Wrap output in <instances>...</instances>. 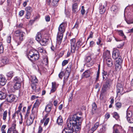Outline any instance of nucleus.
Returning <instances> with one entry per match:
<instances>
[{"mask_svg": "<svg viewBox=\"0 0 133 133\" xmlns=\"http://www.w3.org/2000/svg\"><path fill=\"white\" fill-rule=\"evenodd\" d=\"M28 57L32 62H35L39 58V53L36 50H31L28 52Z\"/></svg>", "mask_w": 133, "mask_h": 133, "instance_id": "nucleus-2", "label": "nucleus"}, {"mask_svg": "<svg viewBox=\"0 0 133 133\" xmlns=\"http://www.w3.org/2000/svg\"><path fill=\"white\" fill-rule=\"evenodd\" d=\"M6 80L3 76L0 75V85L3 86L4 85L6 82Z\"/></svg>", "mask_w": 133, "mask_h": 133, "instance_id": "nucleus-12", "label": "nucleus"}, {"mask_svg": "<svg viewBox=\"0 0 133 133\" xmlns=\"http://www.w3.org/2000/svg\"><path fill=\"white\" fill-rule=\"evenodd\" d=\"M34 120L30 118L28 119L26 122V125L29 126L31 125L33 123Z\"/></svg>", "mask_w": 133, "mask_h": 133, "instance_id": "nucleus-27", "label": "nucleus"}, {"mask_svg": "<svg viewBox=\"0 0 133 133\" xmlns=\"http://www.w3.org/2000/svg\"><path fill=\"white\" fill-rule=\"evenodd\" d=\"M52 89L51 90V92L53 93L56 90V83L55 82H52Z\"/></svg>", "mask_w": 133, "mask_h": 133, "instance_id": "nucleus-22", "label": "nucleus"}, {"mask_svg": "<svg viewBox=\"0 0 133 133\" xmlns=\"http://www.w3.org/2000/svg\"><path fill=\"white\" fill-rule=\"evenodd\" d=\"M99 125V123L98 122H96L94 125V127L97 129Z\"/></svg>", "mask_w": 133, "mask_h": 133, "instance_id": "nucleus-61", "label": "nucleus"}, {"mask_svg": "<svg viewBox=\"0 0 133 133\" xmlns=\"http://www.w3.org/2000/svg\"><path fill=\"white\" fill-rule=\"evenodd\" d=\"M110 52L108 50H107L104 53L103 57L104 59L110 58Z\"/></svg>", "mask_w": 133, "mask_h": 133, "instance_id": "nucleus-17", "label": "nucleus"}, {"mask_svg": "<svg viewBox=\"0 0 133 133\" xmlns=\"http://www.w3.org/2000/svg\"><path fill=\"white\" fill-rule=\"evenodd\" d=\"M49 120V118H48L46 119L44 123V125H46L48 124Z\"/></svg>", "mask_w": 133, "mask_h": 133, "instance_id": "nucleus-51", "label": "nucleus"}, {"mask_svg": "<svg viewBox=\"0 0 133 133\" xmlns=\"http://www.w3.org/2000/svg\"><path fill=\"white\" fill-rule=\"evenodd\" d=\"M15 83L14 87L16 90H18L21 87V83Z\"/></svg>", "mask_w": 133, "mask_h": 133, "instance_id": "nucleus-26", "label": "nucleus"}, {"mask_svg": "<svg viewBox=\"0 0 133 133\" xmlns=\"http://www.w3.org/2000/svg\"><path fill=\"white\" fill-rule=\"evenodd\" d=\"M43 130V129L42 127L41 126H39L38 133H41Z\"/></svg>", "mask_w": 133, "mask_h": 133, "instance_id": "nucleus-57", "label": "nucleus"}, {"mask_svg": "<svg viewBox=\"0 0 133 133\" xmlns=\"http://www.w3.org/2000/svg\"><path fill=\"white\" fill-rule=\"evenodd\" d=\"M37 112L38 111L36 109L35 110L32 109V113L30 116V118L34 120L37 116Z\"/></svg>", "mask_w": 133, "mask_h": 133, "instance_id": "nucleus-14", "label": "nucleus"}, {"mask_svg": "<svg viewBox=\"0 0 133 133\" xmlns=\"http://www.w3.org/2000/svg\"><path fill=\"white\" fill-rule=\"evenodd\" d=\"M83 120L82 117L77 114L70 116L66 122L67 127L63 130L62 133H77L81 129V125Z\"/></svg>", "mask_w": 133, "mask_h": 133, "instance_id": "nucleus-1", "label": "nucleus"}, {"mask_svg": "<svg viewBox=\"0 0 133 133\" xmlns=\"http://www.w3.org/2000/svg\"><path fill=\"white\" fill-rule=\"evenodd\" d=\"M127 119L128 122L130 123H133V113L130 111L127 112Z\"/></svg>", "mask_w": 133, "mask_h": 133, "instance_id": "nucleus-6", "label": "nucleus"}, {"mask_svg": "<svg viewBox=\"0 0 133 133\" xmlns=\"http://www.w3.org/2000/svg\"><path fill=\"white\" fill-rule=\"evenodd\" d=\"M6 93L2 91H0V99H4L6 98Z\"/></svg>", "mask_w": 133, "mask_h": 133, "instance_id": "nucleus-25", "label": "nucleus"}, {"mask_svg": "<svg viewBox=\"0 0 133 133\" xmlns=\"http://www.w3.org/2000/svg\"><path fill=\"white\" fill-rule=\"evenodd\" d=\"M105 130V127L104 126H103L102 128L100 129L99 132L100 133H104Z\"/></svg>", "mask_w": 133, "mask_h": 133, "instance_id": "nucleus-38", "label": "nucleus"}, {"mask_svg": "<svg viewBox=\"0 0 133 133\" xmlns=\"http://www.w3.org/2000/svg\"><path fill=\"white\" fill-rule=\"evenodd\" d=\"M6 99L8 102L11 103L14 101L16 98V96L12 94L8 95Z\"/></svg>", "mask_w": 133, "mask_h": 133, "instance_id": "nucleus-8", "label": "nucleus"}, {"mask_svg": "<svg viewBox=\"0 0 133 133\" xmlns=\"http://www.w3.org/2000/svg\"><path fill=\"white\" fill-rule=\"evenodd\" d=\"M31 13L29 12H26L25 15V17L27 19H29L30 18Z\"/></svg>", "mask_w": 133, "mask_h": 133, "instance_id": "nucleus-44", "label": "nucleus"}, {"mask_svg": "<svg viewBox=\"0 0 133 133\" xmlns=\"http://www.w3.org/2000/svg\"><path fill=\"white\" fill-rule=\"evenodd\" d=\"M26 12H29L31 13L32 12L33 9L30 6L26 7L25 8Z\"/></svg>", "mask_w": 133, "mask_h": 133, "instance_id": "nucleus-28", "label": "nucleus"}, {"mask_svg": "<svg viewBox=\"0 0 133 133\" xmlns=\"http://www.w3.org/2000/svg\"><path fill=\"white\" fill-rule=\"evenodd\" d=\"M107 4V3L106 2H104V4L102 5V4H101V5L100 4V6L99 7V12L101 14H103L105 11V6H106Z\"/></svg>", "mask_w": 133, "mask_h": 133, "instance_id": "nucleus-10", "label": "nucleus"}, {"mask_svg": "<svg viewBox=\"0 0 133 133\" xmlns=\"http://www.w3.org/2000/svg\"><path fill=\"white\" fill-rule=\"evenodd\" d=\"M40 103L41 102L38 99L37 100L32 107V109L35 110L36 109V110L38 111V108Z\"/></svg>", "mask_w": 133, "mask_h": 133, "instance_id": "nucleus-15", "label": "nucleus"}, {"mask_svg": "<svg viewBox=\"0 0 133 133\" xmlns=\"http://www.w3.org/2000/svg\"><path fill=\"white\" fill-rule=\"evenodd\" d=\"M117 92L118 93H122L123 90L122 85L120 84H118L117 85Z\"/></svg>", "mask_w": 133, "mask_h": 133, "instance_id": "nucleus-16", "label": "nucleus"}, {"mask_svg": "<svg viewBox=\"0 0 133 133\" xmlns=\"http://www.w3.org/2000/svg\"><path fill=\"white\" fill-rule=\"evenodd\" d=\"M72 66V63H69L68 65L67 66L66 68V70H68V71H71V68Z\"/></svg>", "mask_w": 133, "mask_h": 133, "instance_id": "nucleus-34", "label": "nucleus"}, {"mask_svg": "<svg viewBox=\"0 0 133 133\" xmlns=\"http://www.w3.org/2000/svg\"><path fill=\"white\" fill-rule=\"evenodd\" d=\"M31 86L32 89L33 90H35L36 88V86L35 84H33L31 83Z\"/></svg>", "mask_w": 133, "mask_h": 133, "instance_id": "nucleus-47", "label": "nucleus"}, {"mask_svg": "<svg viewBox=\"0 0 133 133\" xmlns=\"http://www.w3.org/2000/svg\"><path fill=\"white\" fill-rule=\"evenodd\" d=\"M91 72L89 70H87L84 72L82 74V77L83 78H88L89 77L90 75Z\"/></svg>", "mask_w": 133, "mask_h": 133, "instance_id": "nucleus-13", "label": "nucleus"}, {"mask_svg": "<svg viewBox=\"0 0 133 133\" xmlns=\"http://www.w3.org/2000/svg\"><path fill=\"white\" fill-rule=\"evenodd\" d=\"M81 14L83 15L85 13V10L84 9V7L83 6H82L81 7Z\"/></svg>", "mask_w": 133, "mask_h": 133, "instance_id": "nucleus-45", "label": "nucleus"}, {"mask_svg": "<svg viewBox=\"0 0 133 133\" xmlns=\"http://www.w3.org/2000/svg\"><path fill=\"white\" fill-rule=\"evenodd\" d=\"M94 42L93 41H91V42H90V46L91 47H92L94 46Z\"/></svg>", "mask_w": 133, "mask_h": 133, "instance_id": "nucleus-64", "label": "nucleus"}, {"mask_svg": "<svg viewBox=\"0 0 133 133\" xmlns=\"http://www.w3.org/2000/svg\"><path fill=\"white\" fill-rule=\"evenodd\" d=\"M113 117L116 120H118L119 118V116L118 114L116 112H115L114 113L113 115Z\"/></svg>", "mask_w": 133, "mask_h": 133, "instance_id": "nucleus-36", "label": "nucleus"}, {"mask_svg": "<svg viewBox=\"0 0 133 133\" xmlns=\"http://www.w3.org/2000/svg\"><path fill=\"white\" fill-rule=\"evenodd\" d=\"M9 61L8 58L6 57H4L1 60L2 62L4 65L8 63Z\"/></svg>", "mask_w": 133, "mask_h": 133, "instance_id": "nucleus-23", "label": "nucleus"}, {"mask_svg": "<svg viewBox=\"0 0 133 133\" xmlns=\"http://www.w3.org/2000/svg\"><path fill=\"white\" fill-rule=\"evenodd\" d=\"M106 61L107 64L108 66H111L113 65L112 59L110 58L105 59Z\"/></svg>", "mask_w": 133, "mask_h": 133, "instance_id": "nucleus-19", "label": "nucleus"}, {"mask_svg": "<svg viewBox=\"0 0 133 133\" xmlns=\"http://www.w3.org/2000/svg\"><path fill=\"white\" fill-rule=\"evenodd\" d=\"M111 10L112 11L116 12L117 11V8L116 6L113 5L111 7Z\"/></svg>", "mask_w": 133, "mask_h": 133, "instance_id": "nucleus-37", "label": "nucleus"}, {"mask_svg": "<svg viewBox=\"0 0 133 133\" xmlns=\"http://www.w3.org/2000/svg\"><path fill=\"white\" fill-rule=\"evenodd\" d=\"M4 49L2 44L0 43V53H3V52Z\"/></svg>", "mask_w": 133, "mask_h": 133, "instance_id": "nucleus-42", "label": "nucleus"}, {"mask_svg": "<svg viewBox=\"0 0 133 133\" xmlns=\"http://www.w3.org/2000/svg\"><path fill=\"white\" fill-rule=\"evenodd\" d=\"M71 52L73 53L75 52V50L77 49L76 44V40L75 38H73L70 40Z\"/></svg>", "mask_w": 133, "mask_h": 133, "instance_id": "nucleus-5", "label": "nucleus"}, {"mask_svg": "<svg viewBox=\"0 0 133 133\" xmlns=\"http://www.w3.org/2000/svg\"><path fill=\"white\" fill-rule=\"evenodd\" d=\"M92 115L96 114V110L97 109V105L95 103H93L92 105Z\"/></svg>", "mask_w": 133, "mask_h": 133, "instance_id": "nucleus-18", "label": "nucleus"}, {"mask_svg": "<svg viewBox=\"0 0 133 133\" xmlns=\"http://www.w3.org/2000/svg\"><path fill=\"white\" fill-rule=\"evenodd\" d=\"M79 0H73L74 2H76L73 4L72 5V12L73 13H76L78 11L77 3L79 2Z\"/></svg>", "mask_w": 133, "mask_h": 133, "instance_id": "nucleus-7", "label": "nucleus"}, {"mask_svg": "<svg viewBox=\"0 0 133 133\" xmlns=\"http://www.w3.org/2000/svg\"><path fill=\"white\" fill-rule=\"evenodd\" d=\"M31 81L32 83L36 84L37 83L38 80L36 77L35 76H31Z\"/></svg>", "mask_w": 133, "mask_h": 133, "instance_id": "nucleus-20", "label": "nucleus"}, {"mask_svg": "<svg viewBox=\"0 0 133 133\" xmlns=\"http://www.w3.org/2000/svg\"><path fill=\"white\" fill-rule=\"evenodd\" d=\"M110 80L108 79L106 81L105 83L103 85L102 88V91L103 93L107 91V89L110 86Z\"/></svg>", "mask_w": 133, "mask_h": 133, "instance_id": "nucleus-9", "label": "nucleus"}, {"mask_svg": "<svg viewBox=\"0 0 133 133\" xmlns=\"http://www.w3.org/2000/svg\"><path fill=\"white\" fill-rule=\"evenodd\" d=\"M125 20L127 24H128L133 23V20H127L126 19H125Z\"/></svg>", "mask_w": 133, "mask_h": 133, "instance_id": "nucleus-62", "label": "nucleus"}, {"mask_svg": "<svg viewBox=\"0 0 133 133\" xmlns=\"http://www.w3.org/2000/svg\"><path fill=\"white\" fill-rule=\"evenodd\" d=\"M58 0H53V5L56 6L57 5Z\"/></svg>", "mask_w": 133, "mask_h": 133, "instance_id": "nucleus-46", "label": "nucleus"}, {"mask_svg": "<svg viewBox=\"0 0 133 133\" xmlns=\"http://www.w3.org/2000/svg\"><path fill=\"white\" fill-rule=\"evenodd\" d=\"M115 125L113 127V128L114 129L113 133H120L118 129H115Z\"/></svg>", "mask_w": 133, "mask_h": 133, "instance_id": "nucleus-50", "label": "nucleus"}, {"mask_svg": "<svg viewBox=\"0 0 133 133\" xmlns=\"http://www.w3.org/2000/svg\"><path fill=\"white\" fill-rule=\"evenodd\" d=\"M99 68L98 69V71L97 72V76H96V81H98L99 77Z\"/></svg>", "mask_w": 133, "mask_h": 133, "instance_id": "nucleus-52", "label": "nucleus"}, {"mask_svg": "<svg viewBox=\"0 0 133 133\" xmlns=\"http://www.w3.org/2000/svg\"><path fill=\"white\" fill-rule=\"evenodd\" d=\"M30 108L29 107L27 108V111L26 112V114L25 115L26 116H28L30 112Z\"/></svg>", "mask_w": 133, "mask_h": 133, "instance_id": "nucleus-56", "label": "nucleus"}, {"mask_svg": "<svg viewBox=\"0 0 133 133\" xmlns=\"http://www.w3.org/2000/svg\"><path fill=\"white\" fill-rule=\"evenodd\" d=\"M45 20L46 22H49L50 21V18L49 16H47L45 17Z\"/></svg>", "mask_w": 133, "mask_h": 133, "instance_id": "nucleus-63", "label": "nucleus"}, {"mask_svg": "<svg viewBox=\"0 0 133 133\" xmlns=\"http://www.w3.org/2000/svg\"><path fill=\"white\" fill-rule=\"evenodd\" d=\"M118 32L119 35L122 37H123L124 38H125L126 36H125L123 31L122 30H118L117 31Z\"/></svg>", "mask_w": 133, "mask_h": 133, "instance_id": "nucleus-33", "label": "nucleus"}, {"mask_svg": "<svg viewBox=\"0 0 133 133\" xmlns=\"http://www.w3.org/2000/svg\"><path fill=\"white\" fill-rule=\"evenodd\" d=\"M23 24L22 23H21L19 24H17L16 25V27L18 28H23Z\"/></svg>", "mask_w": 133, "mask_h": 133, "instance_id": "nucleus-49", "label": "nucleus"}, {"mask_svg": "<svg viewBox=\"0 0 133 133\" xmlns=\"http://www.w3.org/2000/svg\"><path fill=\"white\" fill-rule=\"evenodd\" d=\"M41 35L40 32H38L36 34V40L39 42L41 41Z\"/></svg>", "mask_w": 133, "mask_h": 133, "instance_id": "nucleus-24", "label": "nucleus"}, {"mask_svg": "<svg viewBox=\"0 0 133 133\" xmlns=\"http://www.w3.org/2000/svg\"><path fill=\"white\" fill-rule=\"evenodd\" d=\"M121 64L115 63V68L117 70H119L122 67Z\"/></svg>", "mask_w": 133, "mask_h": 133, "instance_id": "nucleus-40", "label": "nucleus"}, {"mask_svg": "<svg viewBox=\"0 0 133 133\" xmlns=\"http://www.w3.org/2000/svg\"><path fill=\"white\" fill-rule=\"evenodd\" d=\"M112 57L113 59H116L118 57H121L120 56V53L119 51L117 49L114 51L113 52Z\"/></svg>", "mask_w": 133, "mask_h": 133, "instance_id": "nucleus-11", "label": "nucleus"}, {"mask_svg": "<svg viewBox=\"0 0 133 133\" xmlns=\"http://www.w3.org/2000/svg\"><path fill=\"white\" fill-rule=\"evenodd\" d=\"M21 79L18 77L16 76L14 78V83H21Z\"/></svg>", "mask_w": 133, "mask_h": 133, "instance_id": "nucleus-31", "label": "nucleus"}, {"mask_svg": "<svg viewBox=\"0 0 133 133\" xmlns=\"http://www.w3.org/2000/svg\"><path fill=\"white\" fill-rule=\"evenodd\" d=\"M38 51L41 53H44L45 52V51L44 50V48L43 47H39L38 48Z\"/></svg>", "mask_w": 133, "mask_h": 133, "instance_id": "nucleus-43", "label": "nucleus"}, {"mask_svg": "<svg viewBox=\"0 0 133 133\" xmlns=\"http://www.w3.org/2000/svg\"><path fill=\"white\" fill-rule=\"evenodd\" d=\"M52 104L50 103L48 104L45 108V110L47 112H49L51 110Z\"/></svg>", "mask_w": 133, "mask_h": 133, "instance_id": "nucleus-21", "label": "nucleus"}, {"mask_svg": "<svg viewBox=\"0 0 133 133\" xmlns=\"http://www.w3.org/2000/svg\"><path fill=\"white\" fill-rule=\"evenodd\" d=\"M79 24V23L78 22H76L73 28H76V29H77L78 27Z\"/></svg>", "mask_w": 133, "mask_h": 133, "instance_id": "nucleus-58", "label": "nucleus"}, {"mask_svg": "<svg viewBox=\"0 0 133 133\" xmlns=\"http://www.w3.org/2000/svg\"><path fill=\"white\" fill-rule=\"evenodd\" d=\"M121 103L119 102H117L116 104V107L118 108H120L121 107Z\"/></svg>", "mask_w": 133, "mask_h": 133, "instance_id": "nucleus-53", "label": "nucleus"}, {"mask_svg": "<svg viewBox=\"0 0 133 133\" xmlns=\"http://www.w3.org/2000/svg\"><path fill=\"white\" fill-rule=\"evenodd\" d=\"M11 39V37L10 36H9L7 37V41L8 43H10Z\"/></svg>", "mask_w": 133, "mask_h": 133, "instance_id": "nucleus-55", "label": "nucleus"}, {"mask_svg": "<svg viewBox=\"0 0 133 133\" xmlns=\"http://www.w3.org/2000/svg\"><path fill=\"white\" fill-rule=\"evenodd\" d=\"M24 11L22 10L21 11L19 12V15L21 16H22L24 15Z\"/></svg>", "mask_w": 133, "mask_h": 133, "instance_id": "nucleus-59", "label": "nucleus"}, {"mask_svg": "<svg viewBox=\"0 0 133 133\" xmlns=\"http://www.w3.org/2000/svg\"><path fill=\"white\" fill-rule=\"evenodd\" d=\"M117 60L116 61L115 63L118 64H121L122 60L121 57H119L116 59Z\"/></svg>", "mask_w": 133, "mask_h": 133, "instance_id": "nucleus-29", "label": "nucleus"}, {"mask_svg": "<svg viewBox=\"0 0 133 133\" xmlns=\"http://www.w3.org/2000/svg\"><path fill=\"white\" fill-rule=\"evenodd\" d=\"M64 75V74L63 72H61L59 74V77L60 78H62Z\"/></svg>", "mask_w": 133, "mask_h": 133, "instance_id": "nucleus-60", "label": "nucleus"}, {"mask_svg": "<svg viewBox=\"0 0 133 133\" xmlns=\"http://www.w3.org/2000/svg\"><path fill=\"white\" fill-rule=\"evenodd\" d=\"M14 72L13 71H11L7 73L6 76L8 77L11 78L14 76Z\"/></svg>", "mask_w": 133, "mask_h": 133, "instance_id": "nucleus-30", "label": "nucleus"}, {"mask_svg": "<svg viewBox=\"0 0 133 133\" xmlns=\"http://www.w3.org/2000/svg\"><path fill=\"white\" fill-rule=\"evenodd\" d=\"M85 60L87 62H89L91 60V58L90 56H88L86 57Z\"/></svg>", "mask_w": 133, "mask_h": 133, "instance_id": "nucleus-48", "label": "nucleus"}, {"mask_svg": "<svg viewBox=\"0 0 133 133\" xmlns=\"http://www.w3.org/2000/svg\"><path fill=\"white\" fill-rule=\"evenodd\" d=\"M25 33L20 30L16 31L15 32V34L16 36H19V38L16 40V42L17 44V45L20 44L24 40V35Z\"/></svg>", "mask_w": 133, "mask_h": 133, "instance_id": "nucleus-3", "label": "nucleus"}, {"mask_svg": "<svg viewBox=\"0 0 133 133\" xmlns=\"http://www.w3.org/2000/svg\"><path fill=\"white\" fill-rule=\"evenodd\" d=\"M68 62V61L67 60H64L62 62V65L63 66H65Z\"/></svg>", "mask_w": 133, "mask_h": 133, "instance_id": "nucleus-54", "label": "nucleus"}, {"mask_svg": "<svg viewBox=\"0 0 133 133\" xmlns=\"http://www.w3.org/2000/svg\"><path fill=\"white\" fill-rule=\"evenodd\" d=\"M66 25V23H63L59 26V43L60 42V44L61 42Z\"/></svg>", "mask_w": 133, "mask_h": 133, "instance_id": "nucleus-4", "label": "nucleus"}, {"mask_svg": "<svg viewBox=\"0 0 133 133\" xmlns=\"http://www.w3.org/2000/svg\"><path fill=\"white\" fill-rule=\"evenodd\" d=\"M76 45L77 46V47L78 49V48L80 47L81 45L82 44V42L80 41H78Z\"/></svg>", "mask_w": 133, "mask_h": 133, "instance_id": "nucleus-41", "label": "nucleus"}, {"mask_svg": "<svg viewBox=\"0 0 133 133\" xmlns=\"http://www.w3.org/2000/svg\"><path fill=\"white\" fill-rule=\"evenodd\" d=\"M16 125L15 123H13L12 124V126L9 129L11 131H14L15 130H16Z\"/></svg>", "mask_w": 133, "mask_h": 133, "instance_id": "nucleus-32", "label": "nucleus"}, {"mask_svg": "<svg viewBox=\"0 0 133 133\" xmlns=\"http://www.w3.org/2000/svg\"><path fill=\"white\" fill-rule=\"evenodd\" d=\"M7 112L6 110L5 111L3 114V119L5 121L6 119L7 115Z\"/></svg>", "mask_w": 133, "mask_h": 133, "instance_id": "nucleus-39", "label": "nucleus"}, {"mask_svg": "<svg viewBox=\"0 0 133 133\" xmlns=\"http://www.w3.org/2000/svg\"><path fill=\"white\" fill-rule=\"evenodd\" d=\"M63 124V120L61 116H59V125H62Z\"/></svg>", "mask_w": 133, "mask_h": 133, "instance_id": "nucleus-35", "label": "nucleus"}]
</instances>
